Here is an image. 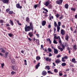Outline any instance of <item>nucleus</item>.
Here are the masks:
<instances>
[{
  "label": "nucleus",
  "instance_id": "obj_31",
  "mask_svg": "<svg viewBox=\"0 0 77 77\" xmlns=\"http://www.w3.org/2000/svg\"><path fill=\"white\" fill-rule=\"evenodd\" d=\"M46 40L47 41L49 42L50 44H51V40H50V39L49 38H47Z\"/></svg>",
  "mask_w": 77,
  "mask_h": 77
},
{
  "label": "nucleus",
  "instance_id": "obj_22",
  "mask_svg": "<svg viewBox=\"0 0 77 77\" xmlns=\"http://www.w3.org/2000/svg\"><path fill=\"white\" fill-rule=\"evenodd\" d=\"M64 7L66 9H68V4H66L64 5Z\"/></svg>",
  "mask_w": 77,
  "mask_h": 77
},
{
  "label": "nucleus",
  "instance_id": "obj_10",
  "mask_svg": "<svg viewBox=\"0 0 77 77\" xmlns=\"http://www.w3.org/2000/svg\"><path fill=\"white\" fill-rule=\"evenodd\" d=\"M28 35L30 37L32 38V37L33 36V32H30L28 33Z\"/></svg>",
  "mask_w": 77,
  "mask_h": 77
},
{
  "label": "nucleus",
  "instance_id": "obj_60",
  "mask_svg": "<svg viewBox=\"0 0 77 77\" xmlns=\"http://www.w3.org/2000/svg\"><path fill=\"white\" fill-rule=\"evenodd\" d=\"M63 17V16H61V17H59V19L60 20H62V18Z\"/></svg>",
  "mask_w": 77,
  "mask_h": 77
},
{
  "label": "nucleus",
  "instance_id": "obj_64",
  "mask_svg": "<svg viewBox=\"0 0 77 77\" xmlns=\"http://www.w3.org/2000/svg\"><path fill=\"white\" fill-rule=\"evenodd\" d=\"M75 18H76V19H77V14H76V15H75Z\"/></svg>",
  "mask_w": 77,
  "mask_h": 77
},
{
  "label": "nucleus",
  "instance_id": "obj_29",
  "mask_svg": "<svg viewBox=\"0 0 77 77\" xmlns=\"http://www.w3.org/2000/svg\"><path fill=\"white\" fill-rule=\"evenodd\" d=\"M54 72L55 73H57L58 72V69H55L54 70Z\"/></svg>",
  "mask_w": 77,
  "mask_h": 77
},
{
  "label": "nucleus",
  "instance_id": "obj_43",
  "mask_svg": "<svg viewBox=\"0 0 77 77\" xmlns=\"http://www.w3.org/2000/svg\"><path fill=\"white\" fill-rule=\"evenodd\" d=\"M10 11V9L9 8L6 9V12H8Z\"/></svg>",
  "mask_w": 77,
  "mask_h": 77
},
{
  "label": "nucleus",
  "instance_id": "obj_40",
  "mask_svg": "<svg viewBox=\"0 0 77 77\" xmlns=\"http://www.w3.org/2000/svg\"><path fill=\"white\" fill-rule=\"evenodd\" d=\"M14 74H16V72H15L12 71L11 72V74H12V75H14Z\"/></svg>",
  "mask_w": 77,
  "mask_h": 77
},
{
  "label": "nucleus",
  "instance_id": "obj_30",
  "mask_svg": "<svg viewBox=\"0 0 77 77\" xmlns=\"http://www.w3.org/2000/svg\"><path fill=\"white\" fill-rule=\"evenodd\" d=\"M61 65L62 66H65L66 65V64L65 63H63L61 64Z\"/></svg>",
  "mask_w": 77,
  "mask_h": 77
},
{
  "label": "nucleus",
  "instance_id": "obj_49",
  "mask_svg": "<svg viewBox=\"0 0 77 77\" xmlns=\"http://www.w3.org/2000/svg\"><path fill=\"white\" fill-rule=\"evenodd\" d=\"M1 66L2 68H3V66H4L5 65V64H4V63H3L1 64Z\"/></svg>",
  "mask_w": 77,
  "mask_h": 77
},
{
  "label": "nucleus",
  "instance_id": "obj_19",
  "mask_svg": "<svg viewBox=\"0 0 77 77\" xmlns=\"http://www.w3.org/2000/svg\"><path fill=\"white\" fill-rule=\"evenodd\" d=\"M47 7L49 9H52V8H53L52 5H51V4L49 5L48 6H47Z\"/></svg>",
  "mask_w": 77,
  "mask_h": 77
},
{
  "label": "nucleus",
  "instance_id": "obj_15",
  "mask_svg": "<svg viewBox=\"0 0 77 77\" xmlns=\"http://www.w3.org/2000/svg\"><path fill=\"white\" fill-rule=\"evenodd\" d=\"M15 21H16L18 24V25H19V26H21V25H22V24L20 23V21H19V20H17L15 19Z\"/></svg>",
  "mask_w": 77,
  "mask_h": 77
},
{
  "label": "nucleus",
  "instance_id": "obj_2",
  "mask_svg": "<svg viewBox=\"0 0 77 77\" xmlns=\"http://www.w3.org/2000/svg\"><path fill=\"white\" fill-rule=\"evenodd\" d=\"M54 38L55 39H59V43L62 44V41H61V39H60V36H58L57 37V35H56V34H54Z\"/></svg>",
  "mask_w": 77,
  "mask_h": 77
},
{
  "label": "nucleus",
  "instance_id": "obj_50",
  "mask_svg": "<svg viewBox=\"0 0 77 77\" xmlns=\"http://www.w3.org/2000/svg\"><path fill=\"white\" fill-rule=\"evenodd\" d=\"M63 57L64 58V59H68V57L66 56H65Z\"/></svg>",
  "mask_w": 77,
  "mask_h": 77
},
{
  "label": "nucleus",
  "instance_id": "obj_42",
  "mask_svg": "<svg viewBox=\"0 0 77 77\" xmlns=\"http://www.w3.org/2000/svg\"><path fill=\"white\" fill-rule=\"evenodd\" d=\"M75 9H76L75 8H71V10L72 11H75Z\"/></svg>",
  "mask_w": 77,
  "mask_h": 77
},
{
  "label": "nucleus",
  "instance_id": "obj_28",
  "mask_svg": "<svg viewBox=\"0 0 77 77\" xmlns=\"http://www.w3.org/2000/svg\"><path fill=\"white\" fill-rule=\"evenodd\" d=\"M50 66H45V68H46V69H47L48 70H50Z\"/></svg>",
  "mask_w": 77,
  "mask_h": 77
},
{
  "label": "nucleus",
  "instance_id": "obj_8",
  "mask_svg": "<svg viewBox=\"0 0 77 77\" xmlns=\"http://www.w3.org/2000/svg\"><path fill=\"white\" fill-rule=\"evenodd\" d=\"M16 7L17 8H18L19 9H21L22 8V6H20V4H16Z\"/></svg>",
  "mask_w": 77,
  "mask_h": 77
},
{
  "label": "nucleus",
  "instance_id": "obj_34",
  "mask_svg": "<svg viewBox=\"0 0 77 77\" xmlns=\"http://www.w3.org/2000/svg\"><path fill=\"white\" fill-rule=\"evenodd\" d=\"M42 9L43 11H46V12H48V10H47V9H45V8L44 7H43L42 8Z\"/></svg>",
  "mask_w": 77,
  "mask_h": 77
},
{
  "label": "nucleus",
  "instance_id": "obj_41",
  "mask_svg": "<svg viewBox=\"0 0 77 77\" xmlns=\"http://www.w3.org/2000/svg\"><path fill=\"white\" fill-rule=\"evenodd\" d=\"M24 63H25V65H27V60H24Z\"/></svg>",
  "mask_w": 77,
  "mask_h": 77
},
{
  "label": "nucleus",
  "instance_id": "obj_55",
  "mask_svg": "<svg viewBox=\"0 0 77 77\" xmlns=\"http://www.w3.org/2000/svg\"><path fill=\"white\" fill-rule=\"evenodd\" d=\"M60 76H62L63 75V73H59Z\"/></svg>",
  "mask_w": 77,
  "mask_h": 77
},
{
  "label": "nucleus",
  "instance_id": "obj_25",
  "mask_svg": "<svg viewBox=\"0 0 77 77\" xmlns=\"http://www.w3.org/2000/svg\"><path fill=\"white\" fill-rule=\"evenodd\" d=\"M10 24L12 26H14V23L13 22L12 20H10Z\"/></svg>",
  "mask_w": 77,
  "mask_h": 77
},
{
  "label": "nucleus",
  "instance_id": "obj_18",
  "mask_svg": "<svg viewBox=\"0 0 77 77\" xmlns=\"http://www.w3.org/2000/svg\"><path fill=\"white\" fill-rule=\"evenodd\" d=\"M73 48L74 50H76L77 49V45H74Z\"/></svg>",
  "mask_w": 77,
  "mask_h": 77
},
{
  "label": "nucleus",
  "instance_id": "obj_46",
  "mask_svg": "<svg viewBox=\"0 0 77 77\" xmlns=\"http://www.w3.org/2000/svg\"><path fill=\"white\" fill-rule=\"evenodd\" d=\"M48 50L49 52H51V48H48Z\"/></svg>",
  "mask_w": 77,
  "mask_h": 77
},
{
  "label": "nucleus",
  "instance_id": "obj_24",
  "mask_svg": "<svg viewBox=\"0 0 77 77\" xmlns=\"http://www.w3.org/2000/svg\"><path fill=\"white\" fill-rule=\"evenodd\" d=\"M58 48L59 50H60V51H63V50H64V49H63V48H60L59 46H58Z\"/></svg>",
  "mask_w": 77,
  "mask_h": 77
},
{
  "label": "nucleus",
  "instance_id": "obj_33",
  "mask_svg": "<svg viewBox=\"0 0 77 77\" xmlns=\"http://www.w3.org/2000/svg\"><path fill=\"white\" fill-rule=\"evenodd\" d=\"M14 13V11H10L9 12L8 14H10V15H11L12 14Z\"/></svg>",
  "mask_w": 77,
  "mask_h": 77
},
{
  "label": "nucleus",
  "instance_id": "obj_32",
  "mask_svg": "<svg viewBox=\"0 0 77 77\" xmlns=\"http://www.w3.org/2000/svg\"><path fill=\"white\" fill-rule=\"evenodd\" d=\"M53 43L55 44H57V41L54 39V40Z\"/></svg>",
  "mask_w": 77,
  "mask_h": 77
},
{
  "label": "nucleus",
  "instance_id": "obj_12",
  "mask_svg": "<svg viewBox=\"0 0 77 77\" xmlns=\"http://www.w3.org/2000/svg\"><path fill=\"white\" fill-rule=\"evenodd\" d=\"M54 53L55 54H57L58 53V50L56 49H54Z\"/></svg>",
  "mask_w": 77,
  "mask_h": 77
},
{
  "label": "nucleus",
  "instance_id": "obj_45",
  "mask_svg": "<svg viewBox=\"0 0 77 77\" xmlns=\"http://www.w3.org/2000/svg\"><path fill=\"white\" fill-rule=\"evenodd\" d=\"M8 35L10 37H12V34L11 33H9Z\"/></svg>",
  "mask_w": 77,
  "mask_h": 77
},
{
  "label": "nucleus",
  "instance_id": "obj_57",
  "mask_svg": "<svg viewBox=\"0 0 77 77\" xmlns=\"http://www.w3.org/2000/svg\"><path fill=\"white\" fill-rule=\"evenodd\" d=\"M53 12H54V14H56V10H53Z\"/></svg>",
  "mask_w": 77,
  "mask_h": 77
},
{
  "label": "nucleus",
  "instance_id": "obj_16",
  "mask_svg": "<svg viewBox=\"0 0 77 77\" xmlns=\"http://www.w3.org/2000/svg\"><path fill=\"white\" fill-rule=\"evenodd\" d=\"M26 21L27 22V23H29V22H30V18L29 17H27L26 18Z\"/></svg>",
  "mask_w": 77,
  "mask_h": 77
},
{
  "label": "nucleus",
  "instance_id": "obj_27",
  "mask_svg": "<svg viewBox=\"0 0 77 77\" xmlns=\"http://www.w3.org/2000/svg\"><path fill=\"white\" fill-rule=\"evenodd\" d=\"M60 43V45H61V46H62V48H63V49H65V46H64V45H63V44H62V43L61 42V43Z\"/></svg>",
  "mask_w": 77,
  "mask_h": 77
},
{
  "label": "nucleus",
  "instance_id": "obj_63",
  "mask_svg": "<svg viewBox=\"0 0 77 77\" xmlns=\"http://www.w3.org/2000/svg\"><path fill=\"white\" fill-rule=\"evenodd\" d=\"M51 25L50 24H49L48 26V28H51Z\"/></svg>",
  "mask_w": 77,
  "mask_h": 77
},
{
  "label": "nucleus",
  "instance_id": "obj_58",
  "mask_svg": "<svg viewBox=\"0 0 77 77\" xmlns=\"http://www.w3.org/2000/svg\"><path fill=\"white\" fill-rule=\"evenodd\" d=\"M7 29H8V30H11V29L9 27H7Z\"/></svg>",
  "mask_w": 77,
  "mask_h": 77
},
{
  "label": "nucleus",
  "instance_id": "obj_39",
  "mask_svg": "<svg viewBox=\"0 0 77 77\" xmlns=\"http://www.w3.org/2000/svg\"><path fill=\"white\" fill-rule=\"evenodd\" d=\"M47 12H45V14H44V16L45 17H48V15H47Z\"/></svg>",
  "mask_w": 77,
  "mask_h": 77
},
{
  "label": "nucleus",
  "instance_id": "obj_23",
  "mask_svg": "<svg viewBox=\"0 0 77 77\" xmlns=\"http://www.w3.org/2000/svg\"><path fill=\"white\" fill-rule=\"evenodd\" d=\"M55 63H60V61L59 59H57V60L55 61Z\"/></svg>",
  "mask_w": 77,
  "mask_h": 77
},
{
  "label": "nucleus",
  "instance_id": "obj_52",
  "mask_svg": "<svg viewBox=\"0 0 77 77\" xmlns=\"http://www.w3.org/2000/svg\"><path fill=\"white\" fill-rule=\"evenodd\" d=\"M28 40L30 42L32 40V39H31L30 38H28Z\"/></svg>",
  "mask_w": 77,
  "mask_h": 77
},
{
  "label": "nucleus",
  "instance_id": "obj_37",
  "mask_svg": "<svg viewBox=\"0 0 77 77\" xmlns=\"http://www.w3.org/2000/svg\"><path fill=\"white\" fill-rule=\"evenodd\" d=\"M64 59L65 58L64 57H62L61 60V61H62V62H65V60Z\"/></svg>",
  "mask_w": 77,
  "mask_h": 77
},
{
  "label": "nucleus",
  "instance_id": "obj_35",
  "mask_svg": "<svg viewBox=\"0 0 77 77\" xmlns=\"http://www.w3.org/2000/svg\"><path fill=\"white\" fill-rule=\"evenodd\" d=\"M60 28L59 27V26H57V32H59V30H60Z\"/></svg>",
  "mask_w": 77,
  "mask_h": 77
},
{
  "label": "nucleus",
  "instance_id": "obj_56",
  "mask_svg": "<svg viewBox=\"0 0 77 77\" xmlns=\"http://www.w3.org/2000/svg\"><path fill=\"white\" fill-rule=\"evenodd\" d=\"M55 16L57 18H59V15L58 14H57L56 15H55Z\"/></svg>",
  "mask_w": 77,
  "mask_h": 77
},
{
  "label": "nucleus",
  "instance_id": "obj_62",
  "mask_svg": "<svg viewBox=\"0 0 77 77\" xmlns=\"http://www.w3.org/2000/svg\"><path fill=\"white\" fill-rule=\"evenodd\" d=\"M6 26L7 27H8L9 26H10V25L9 24H6Z\"/></svg>",
  "mask_w": 77,
  "mask_h": 77
},
{
  "label": "nucleus",
  "instance_id": "obj_61",
  "mask_svg": "<svg viewBox=\"0 0 77 77\" xmlns=\"http://www.w3.org/2000/svg\"><path fill=\"white\" fill-rule=\"evenodd\" d=\"M62 27H63V28H65V25H62Z\"/></svg>",
  "mask_w": 77,
  "mask_h": 77
},
{
  "label": "nucleus",
  "instance_id": "obj_6",
  "mask_svg": "<svg viewBox=\"0 0 77 77\" xmlns=\"http://www.w3.org/2000/svg\"><path fill=\"white\" fill-rule=\"evenodd\" d=\"M2 1L3 3L5 4H8L9 0H2Z\"/></svg>",
  "mask_w": 77,
  "mask_h": 77
},
{
  "label": "nucleus",
  "instance_id": "obj_5",
  "mask_svg": "<svg viewBox=\"0 0 77 77\" xmlns=\"http://www.w3.org/2000/svg\"><path fill=\"white\" fill-rule=\"evenodd\" d=\"M47 74V71H46L44 70L42 72V75H43V76H45V75H46Z\"/></svg>",
  "mask_w": 77,
  "mask_h": 77
},
{
  "label": "nucleus",
  "instance_id": "obj_38",
  "mask_svg": "<svg viewBox=\"0 0 77 77\" xmlns=\"http://www.w3.org/2000/svg\"><path fill=\"white\" fill-rule=\"evenodd\" d=\"M54 26L55 27H57V23H56V22H54Z\"/></svg>",
  "mask_w": 77,
  "mask_h": 77
},
{
  "label": "nucleus",
  "instance_id": "obj_3",
  "mask_svg": "<svg viewBox=\"0 0 77 77\" xmlns=\"http://www.w3.org/2000/svg\"><path fill=\"white\" fill-rule=\"evenodd\" d=\"M56 3L57 4H58V5H62V3H63V0H57L56 1Z\"/></svg>",
  "mask_w": 77,
  "mask_h": 77
},
{
  "label": "nucleus",
  "instance_id": "obj_14",
  "mask_svg": "<svg viewBox=\"0 0 77 77\" xmlns=\"http://www.w3.org/2000/svg\"><path fill=\"white\" fill-rule=\"evenodd\" d=\"M40 66V63L38 62V63L37 65H35V68L36 69H38L39 66Z\"/></svg>",
  "mask_w": 77,
  "mask_h": 77
},
{
  "label": "nucleus",
  "instance_id": "obj_9",
  "mask_svg": "<svg viewBox=\"0 0 77 77\" xmlns=\"http://www.w3.org/2000/svg\"><path fill=\"white\" fill-rule=\"evenodd\" d=\"M72 62L74 63H77V61L75 60V58H73L72 59Z\"/></svg>",
  "mask_w": 77,
  "mask_h": 77
},
{
  "label": "nucleus",
  "instance_id": "obj_44",
  "mask_svg": "<svg viewBox=\"0 0 77 77\" xmlns=\"http://www.w3.org/2000/svg\"><path fill=\"white\" fill-rule=\"evenodd\" d=\"M4 23V21L3 20H0V23Z\"/></svg>",
  "mask_w": 77,
  "mask_h": 77
},
{
  "label": "nucleus",
  "instance_id": "obj_17",
  "mask_svg": "<svg viewBox=\"0 0 77 77\" xmlns=\"http://www.w3.org/2000/svg\"><path fill=\"white\" fill-rule=\"evenodd\" d=\"M0 50L2 53H5V50L3 48H1L0 49Z\"/></svg>",
  "mask_w": 77,
  "mask_h": 77
},
{
  "label": "nucleus",
  "instance_id": "obj_26",
  "mask_svg": "<svg viewBox=\"0 0 77 77\" xmlns=\"http://www.w3.org/2000/svg\"><path fill=\"white\" fill-rule=\"evenodd\" d=\"M8 54H9V52H7L5 54V56H4V57H5V58H7V57H8Z\"/></svg>",
  "mask_w": 77,
  "mask_h": 77
},
{
  "label": "nucleus",
  "instance_id": "obj_20",
  "mask_svg": "<svg viewBox=\"0 0 77 77\" xmlns=\"http://www.w3.org/2000/svg\"><path fill=\"white\" fill-rule=\"evenodd\" d=\"M69 39V36L68 34H67L65 36V39L66 41H68V39Z\"/></svg>",
  "mask_w": 77,
  "mask_h": 77
},
{
  "label": "nucleus",
  "instance_id": "obj_53",
  "mask_svg": "<svg viewBox=\"0 0 77 77\" xmlns=\"http://www.w3.org/2000/svg\"><path fill=\"white\" fill-rule=\"evenodd\" d=\"M49 56L50 57L52 56V54L51 53H50V52L49 53Z\"/></svg>",
  "mask_w": 77,
  "mask_h": 77
},
{
  "label": "nucleus",
  "instance_id": "obj_21",
  "mask_svg": "<svg viewBox=\"0 0 77 77\" xmlns=\"http://www.w3.org/2000/svg\"><path fill=\"white\" fill-rule=\"evenodd\" d=\"M36 60H37V61H38L40 59H41V57H40L37 56L36 57Z\"/></svg>",
  "mask_w": 77,
  "mask_h": 77
},
{
  "label": "nucleus",
  "instance_id": "obj_47",
  "mask_svg": "<svg viewBox=\"0 0 77 77\" xmlns=\"http://www.w3.org/2000/svg\"><path fill=\"white\" fill-rule=\"evenodd\" d=\"M58 24L59 26H60V25H61V22H58Z\"/></svg>",
  "mask_w": 77,
  "mask_h": 77
},
{
  "label": "nucleus",
  "instance_id": "obj_13",
  "mask_svg": "<svg viewBox=\"0 0 77 77\" xmlns=\"http://www.w3.org/2000/svg\"><path fill=\"white\" fill-rule=\"evenodd\" d=\"M42 26H44L46 24V21L44 20L42 22Z\"/></svg>",
  "mask_w": 77,
  "mask_h": 77
},
{
  "label": "nucleus",
  "instance_id": "obj_1",
  "mask_svg": "<svg viewBox=\"0 0 77 77\" xmlns=\"http://www.w3.org/2000/svg\"><path fill=\"white\" fill-rule=\"evenodd\" d=\"M33 25L32 22H30L29 23V26H27V25H26V26L25 27V32H29L31 30L32 31H33Z\"/></svg>",
  "mask_w": 77,
  "mask_h": 77
},
{
  "label": "nucleus",
  "instance_id": "obj_59",
  "mask_svg": "<svg viewBox=\"0 0 77 77\" xmlns=\"http://www.w3.org/2000/svg\"><path fill=\"white\" fill-rule=\"evenodd\" d=\"M61 57V56H60V55H58L57 56V58H59V57Z\"/></svg>",
  "mask_w": 77,
  "mask_h": 77
},
{
  "label": "nucleus",
  "instance_id": "obj_7",
  "mask_svg": "<svg viewBox=\"0 0 77 77\" xmlns=\"http://www.w3.org/2000/svg\"><path fill=\"white\" fill-rule=\"evenodd\" d=\"M44 59L46 60V61H49V62H51V59L49 57H47L45 58V57Z\"/></svg>",
  "mask_w": 77,
  "mask_h": 77
},
{
  "label": "nucleus",
  "instance_id": "obj_51",
  "mask_svg": "<svg viewBox=\"0 0 77 77\" xmlns=\"http://www.w3.org/2000/svg\"><path fill=\"white\" fill-rule=\"evenodd\" d=\"M34 8H35V9H36V8H37V7H38V5H35L34 6Z\"/></svg>",
  "mask_w": 77,
  "mask_h": 77
},
{
  "label": "nucleus",
  "instance_id": "obj_4",
  "mask_svg": "<svg viewBox=\"0 0 77 77\" xmlns=\"http://www.w3.org/2000/svg\"><path fill=\"white\" fill-rule=\"evenodd\" d=\"M60 34L62 35V36H64L65 34V31L63 29L61 30Z\"/></svg>",
  "mask_w": 77,
  "mask_h": 77
},
{
  "label": "nucleus",
  "instance_id": "obj_48",
  "mask_svg": "<svg viewBox=\"0 0 77 77\" xmlns=\"http://www.w3.org/2000/svg\"><path fill=\"white\" fill-rule=\"evenodd\" d=\"M48 73H51V74H53V73L51 72L50 71H48Z\"/></svg>",
  "mask_w": 77,
  "mask_h": 77
},
{
  "label": "nucleus",
  "instance_id": "obj_36",
  "mask_svg": "<svg viewBox=\"0 0 77 77\" xmlns=\"http://www.w3.org/2000/svg\"><path fill=\"white\" fill-rule=\"evenodd\" d=\"M49 20H51V21H52V20L51 19H53L54 17L53 16H51L50 17H49Z\"/></svg>",
  "mask_w": 77,
  "mask_h": 77
},
{
  "label": "nucleus",
  "instance_id": "obj_11",
  "mask_svg": "<svg viewBox=\"0 0 77 77\" xmlns=\"http://www.w3.org/2000/svg\"><path fill=\"white\" fill-rule=\"evenodd\" d=\"M50 5V2L49 1H47L46 2L45 4V5L46 6H48Z\"/></svg>",
  "mask_w": 77,
  "mask_h": 77
},
{
  "label": "nucleus",
  "instance_id": "obj_54",
  "mask_svg": "<svg viewBox=\"0 0 77 77\" xmlns=\"http://www.w3.org/2000/svg\"><path fill=\"white\" fill-rule=\"evenodd\" d=\"M11 68L12 69H13V70H14V69H15V66H12V67Z\"/></svg>",
  "mask_w": 77,
  "mask_h": 77
}]
</instances>
